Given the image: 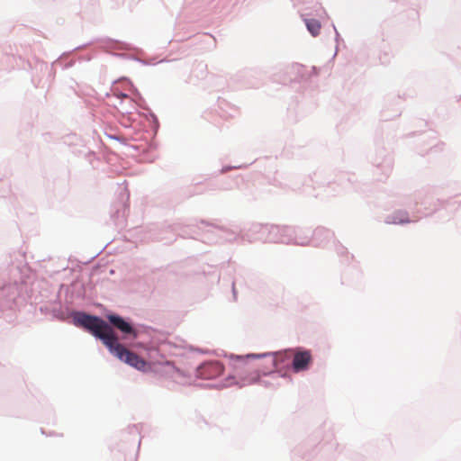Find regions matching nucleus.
<instances>
[{
    "mask_svg": "<svg viewBox=\"0 0 461 461\" xmlns=\"http://www.w3.org/2000/svg\"><path fill=\"white\" fill-rule=\"evenodd\" d=\"M74 321L76 325L86 329L94 336L102 339L110 351L122 361L140 371H146L149 367V364L144 359L118 342L113 329L104 320L86 313H77Z\"/></svg>",
    "mask_w": 461,
    "mask_h": 461,
    "instance_id": "1",
    "label": "nucleus"
},
{
    "mask_svg": "<svg viewBox=\"0 0 461 461\" xmlns=\"http://www.w3.org/2000/svg\"><path fill=\"white\" fill-rule=\"evenodd\" d=\"M109 321L125 334H131L133 338L137 337V332L133 330L131 325L125 321L122 317L117 315H108Z\"/></svg>",
    "mask_w": 461,
    "mask_h": 461,
    "instance_id": "4",
    "label": "nucleus"
},
{
    "mask_svg": "<svg viewBox=\"0 0 461 461\" xmlns=\"http://www.w3.org/2000/svg\"><path fill=\"white\" fill-rule=\"evenodd\" d=\"M302 68H303V66H301V65H296L294 67V69H296L297 71H300Z\"/></svg>",
    "mask_w": 461,
    "mask_h": 461,
    "instance_id": "8",
    "label": "nucleus"
},
{
    "mask_svg": "<svg viewBox=\"0 0 461 461\" xmlns=\"http://www.w3.org/2000/svg\"><path fill=\"white\" fill-rule=\"evenodd\" d=\"M276 363V357H272V364L275 365Z\"/></svg>",
    "mask_w": 461,
    "mask_h": 461,
    "instance_id": "9",
    "label": "nucleus"
},
{
    "mask_svg": "<svg viewBox=\"0 0 461 461\" xmlns=\"http://www.w3.org/2000/svg\"><path fill=\"white\" fill-rule=\"evenodd\" d=\"M223 372V366L219 361H210L201 365L197 375L203 379H213Z\"/></svg>",
    "mask_w": 461,
    "mask_h": 461,
    "instance_id": "2",
    "label": "nucleus"
},
{
    "mask_svg": "<svg viewBox=\"0 0 461 461\" xmlns=\"http://www.w3.org/2000/svg\"><path fill=\"white\" fill-rule=\"evenodd\" d=\"M312 361V354L308 350H298L293 354V369L294 372L307 370Z\"/></svg>",
    "mask_w": 461,
    "mask_h": 461,
    "instance_id": "3",
    "label": "nucleus"
},
{
    "mask_svg": "<svg viewBox=\"0 0 461 461\" xmlns=\"http://www.w3.org/2000/svg\"><path fill=\"white\" fill-rule=\"evenodd\" d=\"M260 374L258 371L253 372L249 377L243 378L244 384L256 383L259 380Z\"/></svg>",
    "mask_w": 461,
    "mask_h": 461,
    "instance_id": "6",
    "label": "nucleus"
},
{
    "mask_svg": "<svg viewBox=\"0 0 461 461\" xmlns=\"http://www.w3.org/2000/svg\"><path fill=\"white\" fill-rule=\"evenodd\" d=\"M305 24L308 29V31L312 33V36L319 35L321 32V23L318 20L315 19H306Z\"/></svg>",
    "mask_w": 461,
    "mask_h": 461,
    "instance_id": "5",
    "label": "nucleus"
},
{
    "mask_svg": "<svg viewBox=\"0 0 461 461\" xmlns=\"http://www.w3.org/2000/svg\"><path fill=\"white\" fill-rule=\"evenodd\" d=\"M407 221H408L407 216L404 219H400L399 221H396V220L392 221L393 223H403V222H407Z\"/></svg>",
    "mask_w": 461,
    "mask_h": 461,
    "instance_id": "7",
    "label": "nucleus"
}]
</instances>
